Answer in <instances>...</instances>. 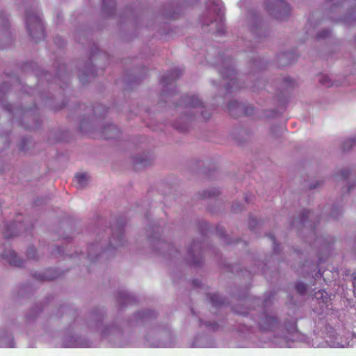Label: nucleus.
<instances>
[{
	"label": "nucleus",
	"instance_id": "20e7f679",
	"mask_svg": "<svg viewBox=\"0 0 356 356\" xmlns=\"http://www.w3.org/2000/svg\"><path fill=\"white\" fill-rule=\"evenodd\" d=\"M206 6H207L209 13L221 19V17H220L222 10L220 0H207V1H206Z\"/></svg>",
	"mask_w": 356,
	"mask_h": 356
},
{
	"label": "nucleus",
	"instance_id": "6e6552de",
	"mask_svg": "<svg viewBox=\"0 0 356 356\" xmlns=\"http://www.w3.org/2000/svg\"><path fill=\"white\" fill-rule=\"evenodd\" d=\"M88 177L86 173L76 174L74 177V182L76 183V188L81 189L86 186Z\"/></svg>",
	"mask_w": 356,
	"mask_h": 356
},
{
	"label": "nucleus",
	"instance_id": "9b49d317",
	"mask_svg": "<svg viewBox=\"0 0 356 356\" xmlns=\"http://www.w3.org/2000/svg\"><path fill=\"white\" fill-rule=\"evenodd\" d=\"M314 298L317 300H322L323 303H327L328 300L327 293L324 290H320L314 293Z\"/></svg>",
	"mask_w": 356,
	"mask_h": 356
},
{
	"label": "nucleus",
	"instance_id": "39448f33",
	"mask_svg": "<svg viewBox=\"0 0 356 356\" xmlns=\"http://www.w3.org/2000/svg\"><path fill=\"white\" fill-rule=\"evenodd\" d=\"M3 259L8 261L10 265L21 268L22 266V261L17 257L15 252L13 250L6 251L1 254Z\"/></svg>",
	"mask_w": 356,
	"mask_h": 356
},
{
	"label": "nucleus",
	"instance_id": "f8f14e48",
	"mask_svg": "<svg viewBox=\"0 0 356 356\" xmlns=\"http://www.w3.org/2000/svg\"><path fill=\"white\" fill-rule=\"evenodd\" d=\"M211 303H212L213 306H218L223 304V300L218 294L214 293L211 296Z\"/></svg>",
	"mask_w": 356,
	"mask_h": 356
},
{
	"label": "nucleus",
	"instance_id": "2eb2a0df",
	"mask_svg": "<svg viewBox=\"0 0 356 356\" xmlns=\"http://www.w3.org/2000/svg\"><path fill=\"white\" fill-rule=\"evenodd\" d=\"M354 144H355L354 138L347 139V140H346V141H344L343 147H342V148H343L344 152L348 151V150H349L350 147H351L353 145H354Z\"/></svg>",
	"mask_w": 356,
	"mask_h": 356
},
{
	"label": "nucleus",
	"instance_id": "4be33fe9",
	"mask_svg": "<svg viewBox=\"0 0 356 356\" xmlns=\"http://www.w3.org/2000/svg\"><path fill=\"white\" fill-rule=\"evenodd\" d=\"M108 1H110V0H102L103 5H106Z\"/></svg>",
	"mask_w": 356,
	"mask_h": 356
},
{
	"label": "nucleus",
	"instance_id": "f3484780",
	"mask_svg": "<svg viewBox=\"0 0 356 356\" xmlns=\"http://www.w3.org/2000/svg\"><path fill=\"white\" fill-rule=\"evenodd\" d=\"M319 83L326 87L331 86V83H330V80L327 75H323L321 76V79H319Z\"/></svg>",
	"mask_w": 356,
	"mask_h": 356
},
{
	"label": "nucleus",
	"instance_id": "f03ea898",
	"mask_svg": "<svg viewBox=\"0 0 356 356\" xmlns=\"http://www.w3.org/2000/svg\"><path fill=\"white\" fill-rule=\"evenodd\" d=\"M266 10L274 17L282 20L283 17L281 13L288 15L289 13V6L283 0H266Z\"/></svg>",
	"mask_w": 356,
	"mask_h": 356
},
{
	"label": "nucleus",
	"instance_id": "dca6fc26",
	"mask_svg": "<svg viewBox=\"0 0 356 356\" xmlns=\"http://www.w3.org/2000/svg\"><path fill=\"white\" fill-rule=\"evenodd\" d=\"M285 327L289 332H294L296 330V321H289L285 323Z\"/></svg>",
	"mask_w": 356,
	"mask_h": 356
},
{
	"label": "nucleus",
	"instance_id": "5701e85b",
	"mask_svg": "<svg viewBox=\"0 0 356 356\" xmlns=\"http://www.w3.org/2000/svg\"><path fill=\"white\" fill-rule=\"evenodd\" d=\"M353 285H354V288L356 289V276H355V277H354Z\"/></svg>",
	"mask_w": 356,
	"mask_h": 356
},
{
	"label": "nucleus",
	"instance_id": "ddd939ff",
	"mask_svg": "<svg viewBox=\"0 0 356 356\" xmlns=\"http://www.w3.org/2000/svg\"><path fill=\"white\" fill-rule=\"evenodd\" d=\"M108 132H116V127L113 125L110 124L106 127H104V129H103V133H104V135H106ZM113 138V135H106V138Z\"/></svg>",
	"mask_w": 356,
	"mask_h": 356
},
{
	"label": "nucleus",
	"instance_id": "6ab92c4d",
	"mask_svg": "<svg viewBox=\"0 0 356 356\" xmlns=\"http://www.w3.org/2000/svg\"><path fill=\"white\" fill-rule=\"evenodd\" d=\"M236 106L238 108V104L237 102H231L229 104V111H230V109H232V107Z\"/></svg>",
	"mask_w": 356,
	"mask_h": 356
},
{
	"label": "nucleus",
	"instance_id": "9d476101",
	"mask_svg": "<svg viewBox=\"0 0 356 356\" xmlns=\"http://www.w3.org/2000/svg\"><path fill=\"white\" fill-rule=\"evenodd\" d=\"M18 234L15 232V224L13 223L11 225L8 227L6 229V232H5L4 236L5 238H9L13 236H17Z\"/></svg>",
	"mask_w": 356,
	"mask_h": 356
},
{
	"label": "nucleus",
	"instance_id": "0eeeda50",
	"mask_svg": "<svg viewBox=\"0 0 356 356\" xmlns=\"http://www.w3.org/2000/svg\"><path fill=\"white\" fill-rule=\"evenodd\" d=\"M180 75V71L179 70H174L170 72L169 74L165 76L161 77V83L163 86H165L170 84L171 82L174 81L177 78H178Z\"/></svg>",
	"mask_w": 356,
	"mask_h": 356
},
{
	"label": "nucleus",
	"instance_id": "b1692460",
	"mask_svg": "<svg viewBox=\"0 0 356 356\" xmlns=\"http://www.w3.org/2000/svg\"><path fill=\"white\" fill-rule=\"evenodd\" d=\"M149 314V312H145L144 314H143V316L147 317V316H148Z\"/></svg>",
	"mask_w": 356,
	"mask_h": 356
},
{
	"label": "nucleus",
	"instance_id": "423d86ee",
	"mask_svg": "<svg viewBox=\"0 0 356 356\" xmlns=\"http://www.w3.org/2000/svg\"><path fill=\"white\" fill-rule=\"evenodd\" d=\"M183 103L187 107L192 108H199L202 106L201 100L198 99V98L195 95L192 96H186L182 99Z\"/></svg>",
	"mask_w": 356,
	"mask_h": 356
},
{
	"label": "nucleus",
	"instance_id": "7ed1b4c3",
	"mask_svg": "<svg viewBox=\"0 0 356 356\" xmlns=\"http://www.w3.org/2000/svg\"><path fill=\"white\" fill-rule=\"evenodd\" d=\"M259 328L264 331H272L277 327L278 322L275 317L272 315L264 314L259 322Z\"/></svg>",
	"mask_w": 356,
	"mask_h": 356
},
{
	"label": "nucleus",
	"instance_id": "412c9836",
	"mask_svg": "<svg viewBox=\"0 0 356 356\" xmlns=\"http://www.w3.org/2000/svg\"><path fill=\"white\" fill-rule=\"evenodd\" d=\"M348 176V172H342V177H346Z\"/></svg>",
	"mask_w": 356,
	"mask_h": 356
},
{
	"label": "nucleus",
	"instance_id": "1a4fd4ad",
	"mask_svg": "<svg viewBox=\"0 0 356 356\" xmlns=\"http://www.w3.org/2000/svg\"><path fill=\"white\" fill-rule=\"evenodd\" d=\"M53 273H54V270H46V273H44V275H43L42 276L35 277H36V279L42 280H48V281L54 280L56 279L57 275L53 274Z\"/></svg>",
	"mask_w": 356,
	"mask_h": 356
},
{
	"label": "nucleus",
	"instance_id": "a211bd4d",
	"mask_svg": "<svg viewBox=\"0 0 356 356\" xmlns=\"http://www.w3.org/2000/svg\"><path fill=\"white\" fill-rule=\"evenodd\" d=\"M26 256H28V258H29V259H35V248L33 247L28 248V250H26Z\"/></svg>",
	"mask_w": 356,
	"mask_h": 356
},
{
	"label": "nucleus",
	"instance_id": "4468645a",
	"mask_svg": "<svg viewBox=\"0 0 356 356\" xmlns=\"http://www.w3.org/2000/svg\"><path fill=\"white\" fill-rule=\"evenodd\" d=\"M296 291L300 295L304 294L306 292V284L302 282L297 283V284H296Z\"/></svg>",
	"mask_w": 356,
	"mask_h": 356
},
{
	"label": "nucleus",
	"instance_id": "f257e3e1",
	"mask_svg": "<svg viewBox=\"0 0 356 356\" xmlns=\"http://www.w3.org/2000/svg\"><path fill=\"white\" fill-rule=\"evenodd\" d=\"M26 29L33 39H42L44 37L43 25L40 17L35 14L26 15Z\"/></svg>",
	"mask_w": 356,
	"mask_h": 356
},
{
	"label": "nucleus",
	"instance_id": "aec40b11",
	"mask_svg": "<svg viewBox=\"0 0 356 356\" xmlns=\"http://www.w3.org/2000/svg\"><path fill=\"white\" fill-rule=\"evenodd\" d=\"M269 238L272 240L273 244H275V237L272 235L269 236Z\"/></svg>",
	"mask_w": 356,
	"mask_h": 356
}]
</instances>
